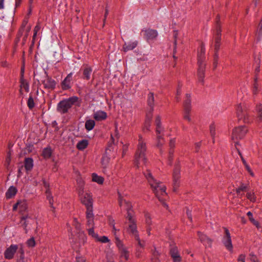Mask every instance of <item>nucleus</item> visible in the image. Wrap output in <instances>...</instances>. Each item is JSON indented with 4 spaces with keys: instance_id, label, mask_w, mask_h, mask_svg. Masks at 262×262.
<instances>
[{
    "instance_id": "nucleus-1",
    "label": "nucleus",
    "mask_w": 262,
    "mask_h": 262,
    "mask_svg": "<svg viewBox=\"0 0 262 262\" xmlns=\"http://www.w3.org/2000/svg\"><path fill=\"white\" fill-rule=\"evenodd\" d=\"M143 174L147 180L148 182L156 196L159 199V201L162 203L163 206L167 209L168 207L167 204H166L161 198V195H167L166 192V186L163 185H161V183L155 179L149 170L147 169L143 172Z\"/></svg>"
},
{
    "instance_id": "nucleus-2",
    "label": "nucleus",
    "mask_w": 262,
    "mask_h": 262,
    "mask_svg": "<svg viewBox=\"0 0 262 262\" xmlns=\"http://www.w3.org/2000/svg\"><path fill=\"white\" fill-rule=\"evenodd\" d=\"M146 145L141 135L139 136L137 149L135 156V165L139 168L141 164H146L147 159L145 157Z\"/></svg>"
},
{
    "instance_id": "nucleus-3",
    "label": "nucleus",
    "mask_w": 262,
    "mask_h": 262,
    "mask_svg": "<svg viewBox=\"0 0 262 262\" xmlns=\"http://www.w3.org/2000/svg\"><path fill=\"white\" fill-rule=\"evenodd\" d=\"M205 49L204 46L202 45L198 54V76L199 81L202 83L204 82L206 69V58L205 56Z\"/></svg>"
},
{
    "instance_id": "nucleus-4",
    "label": "nucleus",
    "mask_w": 262,
    "mask_h": 262,
    "mask_svg": "<svg viewBox=\"0 0 262 262\" xmlns=\"http://www.w3.org/2000/svg\"><path fill=\"white\" fill-rule=\"evenodd\" d=\"M78 100L77 97L73 96L60 101L57 104V111L62 114L67 113L72 106L78 101Z\"/></svg>"
},
{
    "instance_id": "nucleus-5",
    "label": "nucleus",
    "mask_w": 262,
    "mask_h": 262,
    "mask_svg": "<svg viewBox=\"0 0 262 262\" xmlns=\"http://www.w3.org/2000/svg\"><path fill=\"white\" fill-rule=\"evenodd\" d=\"M220 19V16L218 15L216 18L215 30L214 34V51H219L221 46L222 30Z\"/></svg>"
},
{
    "instance_id": "nucleus-6",
    "label": "nucleus",
    "mask_w": 262,
    "mask_h": 262,
    "mask_svg": "<svg viewBox=\"0 0 262 262\" xmlns=\"http://www.w3.org/2000/svg\"><path fill=\"white\" fill-rule=\"evenodd\" d=\"M248 131L245 126H239L235 127L232 131L231 139L235 143V146L238 144L237 140L245 137Z\"/></svg>"
},
{
    "instance_id": "nucleus-7",
    "label": "nucleus",
    "mask_w": 262,
    "mask_h": 262,
    "mask_svg": "<svg viewBox=\"0 0 262 262\" xmlns=\"http://www.w3.org/2000/svg\"><path fill=\"white\" fill-rule=\"evenodd\" d=\"M191 99L190 95L187 94L186 95V99L183 103V119L187 120L189 122H191L192 121L191 118Z\"/></svg>"
},
{
    "instance_id": "nucleus-8",
    "label": "nucleus",
    "mask_w": 262,
    "mask_h": 262,
    "mask_svg": "<svg viewBox=\"0 0 262 262\" xmlns=\"http://www.w3.org/2000/svg\"><path fill=\"white\" fill-rule=\"evenodd\" d=\"M237 116L239 120H243L245 123H249L250 119L247 107L245 104H239L236 108Z\"/></svg>"
},
{
    "instance_id": "nucleus-9",
    "label": "nucleus",
    "mask_w": 262,
    "mask_h": 262,
    "mask_svg": "<svg viewBox=\"0 0 262 262\" xmlns=\"http://www.w3.org/2000/svg\"><path fill=\"white\" fill-rule=\"evenodd\" d=\"M78 195L81 203L85 206L86 210H93V200L92 195L88 192H83Z\"/></svg>"
},
{
    "instance_id": "nucleus-10",
    "label": "nucleus",
    "mask_w": 262,
    "mask_h": 262,
    "mask_svg": "<svg viewBox=\"0 0 262 262\" xmlns=\"http://www.w3.org/2000/svg\"><path fill=\"white\" fill-rule=\"evenodd\" d=\"M116 245L119 249L120 253V262H126L129 258V251L126 247L124 246L122 242L118 237H116Z\"/></svg>"
},
{
    "instance_id": "nucleus-11",
    "label": "nucleus",
    "mask_w": 262,
    "mask_h": 262,
    "mask_svg": "<svg viewBox=\"0 0 262 262\" xmlns=\"http://www.w3.org/2000/svg\"><path fill=\"white\" fill-rule=\"evenodd\" d=\"M180 166L179 164L175 165L172 174L173 191L176 192L180 184Z\"/></svg>"
},
{
    "instance_id": "nucleus-12",
    "label": "nucleus",
    "mask_w": 262,
    "mask_h": 262,
    "mask_svg": "<svg viewBox=\"0 0 262 262\" xmlns=\"http://www.w3.org/2000/svg\"><path fill=\"white\" fill-rule=\"evenodd\" d=\"M224 229L225 231V235L223 238V243L227 249L230 251H232L233 246L230 232L227 228L224 227Z\"/></svg>"
},
{
    "instance_id": "nucleus-13",
    "label": "nucleus",
    "mask_w": 262,
    "mask_h": 262,
    "mask_svg": "<svg viewBox=\"0 0 262 262\" xmlns=\"http://www.w3.org/2000/svg\"><path fill=\"white\" fill-rule=\"evenodd\" d=\"M19 245H11L4 252V257L7 259H11L14 257L16 251H18Z\"/></svg>"
},
{
    "instance_id": "nucleus-14",
    "label": "nucleus",
    "mask_w": 262,
    "mask_h": 262,
    "mask_svg": "<svg viewBox=\"0 0 262 262\" xmlns=\"http://www.w3.org/2000/svg\"><path fill=\"white\" fill-rule=\"evenodd\" d=\"M169 254L172 259V262L182 261V257L180 256L178 249L176 246H172L170 248Z\"/></svg>"
},
{
    "instance_id": "nucleus-15",
    "label": "nucleus",
    "mask_w": 262,
    "mask_h": 262,
    "mask_svg": "<svg viewBox=\"0 0 262 262\" xmlns=\"http://www.w3.org/2000/svg\"><path fill=\"white\" fill-rule=\"evenodd\" d=\"M197 235L198 236V240L203 244V245H208V246L211 247L212 242V240L211 238L200 231L197 232Z\"/></svg>"
},
{
    "instance_id": "nucleus-16",
    "label": "nucleus",
    "mask_w": 262,
    "mask_h": 262,
    "mask_svg": "<svg viewBox=\"0 0 262 262\" xmlns=\"http://www.w3.org/2000/svg\"><path fill=\"white\" fill-rule=\"evenodd\" d=\"M45 88L53 90L56 85L55 81L48 75L46 76L45 79L42 82Z\"/></svg>"
},
{
    "instance_id": "nucleus-17",
    "label": "nucleus",
    "mask_w": 262,
    "mask_h": 262,
    "mask_svg": "<svg viewBox=\"0 0 262 262\" xmlns=\"http://www.w3.org/2000/svg\"><path fill=\"white\" fill-rule=\"evenodd\" d=\"M127 232L134 238H138L139 235L138 231L137 229L136 222L131 223H128V227L126 229Z\"/></svg>"
},
{
    "instance_id": "nucleus-18",
    "label": "nucleus",
    "mask_w": 262,
    "mask_h": 262,
    "mask_svg": "<svg viewBox=\"0 0 262 262\" xmlns=\"http://www.w3.org/2000/svg\"><path fill=\"white\" fill-rule=\"evenodd\" d=\"M93 210L86 211V225L90 228H93L94 226V214Z\"/></svg>"
},
{
    "instance_id": "nucleus-19",
    "label": "nucleus",
    "mask_w": 262,
    "mask_h": 262,
    "mask_svg": "<svg viewBox=\"0 0 262 262\" xmlns=\"http://www.w3.org/2000/svg\"><path fill=\"white\" fill-rule=\"evenodd\" d=\"M73 226L75 227L76 230L79 232V236L81 237L83 241V243L85 242L86 240L85 235L84 234V232L83 231H81V224L78 221V220L76 218L74 219Z\"/></svg>"
},
{
    "instance_id": "nucleus-20",
    "label": "nucleus",
    "mask_w": 262,
    "mask_h": 262,
    "mask_svg": "<svg viewBox=\"0 0 262 262\" xmlns=\"http://www.w3.org/2000/svg\"><path fill=\"white\" fill-rule=\"evenodd\" d=\"M72 73L69 74L61 83L62 89L68 90L71 88V81L72 80Z\"/></svg>"
},
{
    "instance_id": "nucleus-21",
    "label": "nucleus",
    "mask_w": 262,
    "mask_h": 262,
    "mask_svg": "<svg viewBox=\"0 0 262 262\" xmlns=\"http://www.w3.org/2000/svg\"><path fill=\"white\" fill-rule=\"evenodd\" d=\"M152 114L151 113H148L147 115L146 120L143 128V131L144 133L150 131V127L151 126V121L152 119Z\"/></svg>"
},
{
    "instance_id": "nucleus-22",
    "label": "nucleus",
    "mask_w": 262,
    "mask_h": 262,
    "mask_svg": "<svg viewBox=\"0 0 262 262\" xmlns=\"http://www.w3.org/2000/svg\"><path fill=\"white\" fill-rule=\"evenodd\" d=\"M23 73V69H21V77L20 78V89L19 90V93L21 95L23 94L22 89H24L26 92H28L29 91V83L25 79H24Z\"/></svg>"
},
{
    "instance_id": "nucleus-23",
    "label": "nucleus",
    "mask_w": 262,
    "mask_h": 262,
    "mask_svg": "<svg viewBox=\"0 0 262 262\" xmlns=\"http://www.w3.org/2000/svg\"><path fill=\"white\" fill-rule=\"evenodd\" d=\"M33 221V220L29 216H28V215L21 217L20 223L22 224V225L24 227V229L25 230L26 233H27V227L28 225L31 224Z\"/></svg>"
},
{
    "instance_id": "nucleus-24",
    "label": "nucleus",
    "mask_w": 262,
    "mask_h": 262,
    "mask_svg": "<svg viewBox=\"0 0 262 262\" xmlns=\"http://www.w3.org/2000/svg\"><path fill=\"white\" fill-rule=\"evenodd\" d=\"M144 32V35L147 40L153 39L158 35V33L155 30L147 29Z\"/></svg>"
},
{
    "instance_id": "nucleus-25",
    "label": "nucleus",
    "mask_w": 262,
    "mask_h": 262,
    "mask_svg": "<svg viewBox=\"0 0 262 262\" xmlns=\"http://www.w3.org/2000/svg\"><path fill=\"white\" fill-rule=\"evenodd\" d=\"M16 262H25V251L23 245H19V249L17 253Z\"/></svg>"
},
{
    "instance_id": "nucleus-26",
    "label": "nucleus",
    "mask_w": 262,
    "mask_h": 262,
    "mask_svg": "<svg viewBox=\"0 0 262 262\" xmlns=\"http://www.w3.org/2000/svg\"><path fill=\"white\" fill-rule=\"evenodd\" d=\"M138 45V41H135L133 42H129L125 43L123 47V50L124 52H127L129 50H133Z\"/></svg>"
},
{
    "instance_id": "nucleus-27",
    "label": "nucleus",
    "mask_w": 262,
    "mask_h": 262,
    "mask_svg": "<svg viewBox=\"0 0 262 262\" xmlns=\"http://www.w3.org/2000/svg\"><path fill=\"white\" fill-rule=\"evenodd\" d=\"M147 103L148 106L150 107V110L149 113L152 114L154 111V93L152 92H150L148 95Z\"/></svg>"
},
{
    "instance_id": "nucleus-28",
    "label": "nucleus",
    "mask_w": 262,
    "mask_h": 262,
    "mask_svg": "<svg viewBox=\"0 0 262 262\" xmlns=\"http://www.w3.org/2000/svg\"><path fill=\"white\" fill-rule=\"evenodd\" d=\"M24 166L26 171H31L33 167V160L31 158H25Z\"/></svg>"
},
{
    "instance_id": "nucleus-29",
    "label": "nucleus",
    "mask_w": 262,
    "mask_h": 262,
    "mask_svg": "<svg viewBox=\"0 0 262 262\" xmlns=\"http://www.w3.org/2000/svg\"><path fill=\"white\" fill-rule=\"evenodd\" d=\"M107 117V114L103 111H98L94 114V118L97 121L104 120Z\"/></svg>"
},
{
    "instance_id": "nucleus-30",
    "label": "nucleus",
    "mask_w": 262,
    "mask_h": 262,
    "mask_svg": "<svg viewBox=\"0 0 262 262\" xmlns=\"http://www.w3.org/2000/svg\"><path fill=\"white\" fill-rule=\"evenodd\" d=\"M17 191V189L14 186H11L6 193L7 199H11L14 196Z\"/></svg>"
},
{
    "instance_id": "nucleus-31",
    "label": "nucleus",
    "mask_w": 262,
    "mask_h": 262,
    "mask_svg": "<svg viewBox=\"0 0 262 262\" xmlns=\"http://www.w3.org/2000/svg\"><path fill=\"white\" fill-rule=\"evenodd\" d=\"M77 190L78 191V194L83 193L84 192V183L81 178H78L77 180Z\"/></svg>"
},
{
    "instance_id": "nucleus-32",
    "label": "nucleus",
    "mask_w": 262,
    "mask_h": 262,
    "mask_svg": "<svg viewBox=\"0 0 262 262\" xmlns=\"http://www.w3.org/2000/svg\"><path fill=\"white\" fill-rule=\"evenodd\" d=\"M88 145V141L87 140H82L79 141L76 145L77 148L79 150H83L86 148Z\"/></svg>"
},
{
    "instance_id": "nucleus-33",
    "label": "nucleus",
    "mask_w": 262,
    "mask_h": 262,
    "mask_svg": "<svg viewBox=\"0 0 262 262\" xmlns=\"http://www.w3.org/2000/svg\"><path fill=\"white\" fill-rule=\"evenodd\" d=\"M92 72V69L91 68L87 67L84 68L83 72V78L86 80H89L90 78V75Z\"/></svg>"
},
{
    "instance_id": "nucleus-34",
    "label": "nucleus",
    "mask_w": 262,
    "mask_h": 262,
    "mask_svg": "<svg viewBox=\"0 0 262 262\" xmlns=\"http://www.w3.org/2000/svg\"><path fill=\"white\" fill-rule=\"evenodd\" d=\"M247 215L249 217V219L250 221L254 225H255L257 229H259L260 228V224L259 222L256 220H255L253 217H252V213L250 211H249L247 212Z\"/></svg>"
},
{
    "instance_id": "nucleus-35",
    "label": "nucleus",
    "mask_w": 262,
    "mask_h": 262,
    "mask_svg": "<svg viewBox=\"0 0 262 262\" xmlns=\"http://www.w3.org/2000/svg\"><path fill=\"white\" fill-rule=\"evenodd\" d=\"M164 143L165 140L163 138V136L158 135L157 136V146L158 148H161Z\"/></svg>"
},
{
    "instance_id": "nucleus-36",
    "label": "nucleus",
    "mask_w": 262,
    "mask_h": 262,
    "mask_svg": "<svg viewBox=\"0 0 262 262\" xmlns=\"http://www.w3.org/2000/svg\"><path fill=\"white\" fill-rule=\"evenodd\" d=\"M95 122L93 120H88L85 122V127L88 130H92L95 126Z\"/></svg>"
},
{
    "instance_id": "nucleus-37",
    "label": "nucleus",
    "mask_w": 262,
    "mask_h": 262,
    "mask_svg": "<svg viewBox=\"0 0 262 262\" xmlns=\"http://www.w3.org/2000/svg\"><path fill=\"white\" fill-rule=\"evenodd\" d=\"M92 180L99 184H102L103 183L104 179L100 176H98L96 173H93Z\"/></svg>"
},
{
    "instance_id": "nucleus-38",
    "label": "nucleus",
    "mask_w": 262,
    "mask_h": 262,
    "mask_svg": "<svg viewBox=\"0 0 262 262\" xmlns=\"http://www.w3.org/2000/svg\"><path fill=\"white\" fill-rule=\"evenodd\" d=\"M115 139L113 135H111V141L109 142L108 144L107 147L106 148L105 150V154H108V151H111L114 150V147L113 146V145L114 144Z\"/></svg>"
},
{
    "instance_id": "nucleus-39",
    "label": "nucleus",
    "mask_w": 262,
    "mask_h": 262,
    "mask_svg": "<svg viewBox=\"0 0 262 262\" xmlns=\"http://www.w3.org/2000/svg\"><path fill=\"white\" fill-rule=\"evenodd\" d=\"M210 134L212 139L213 143H214L215 135V127L214 124H211L209 127Z\"/></svg>"
},
{
    "instance_id": "nucleus-40",
    "label": "nucleus",
    "mask_w": 262,
    "mask_h": 262,
    "mask_svg": "<svg viewBox=\"0 0 262 262\" xmlns=\"http://www.w3.org/2000/svg\"><path fill=\"white\" fill-rule=\"evenodd\" d=\"M52 154V150L50 148H46L42 151V156L45 158H49Z\"/></svg>"
},
{
    "instance_id": "nucleus-41",
    "label": "nucleus",
    "mask_w": 262,
    "mask_h": 262,
    "mask_svg": "<svg viewBox=\"0 0 262 262\" xmlns=\"http://www.w3.org/2000/svg\"><path fill=\"white\" fill-rule=\"evenodd\" d=\"M260 91V88L258 83H253L252 93L253 95H256Z\"/></svg>"
},
{
    "instance_id": "nucleus-42",
    "label": "nucleus",
    "mask_w": 262,
    "mask_h": 262,
    "mask_svg": "<svg viewBox=\"0 0 262 262\" xmlns=\"http://www.w3.org/2000/svg\"><path fill=\"white\" fill-rule=\"evenodd\" d=\"M19 209L20 212L26 211L27 208L26 202L24 201H19Z\"/></svg>"
},
{
    "instance_id": "nucleus-43",
    "label": "nucleus",
    "mask_w": 262,
    "mask_h": 262,
    "mask_svg": "<svg viewBox=\"0 0 262 262\" xmlns=\"http://www.w3.org/2000/svg\"><path fill=\"white\" fill-rule=\"evenodd\" d=\"M110 158L104 155L101 159V164L103 167H106L109 163Z\"/></svg>"
},
{
    "instance_id": "nucleus-44",
    "label": "nucleus",
    "mask_w": 262,
    "mask_h": 262,
    "mask_svg": "<svg viewBox=\"0 0 262 262\" xmlns=\"http://www.w3.org/2000/svg\"><path fill=\"white\" fill-rule=\"evenodd\" d=\"M88 233L90 235L95 238L96 240L98 239V235L95 233L93 228H90L88 229Z\"/></svg>"
},
{
    "instance_id": "nucleus-45",
    "label": "nucleus",
    "mask_w": 262,
    "mask_h": 262,
    "mask_svg": "<svg viewBox=\"0 0 262 262\" xmlns=\"http://www.w3.org/2000/svg\"><path fill=\"white\" fill-rule=\"evenodd\" d=\"M131 211H127V216L126 218L128 221V223L136 222L135 219L133 217V215L130 212Z\"/></svg>"
},
{
    "instance_id": "nucleus-46",
    "label": "nucleus",
    "mask_w": 262,
    "mask_h": 262,
    "mask_svg": "<svg viewBox=\"0 0 262 262\" xmlns=\"http://www.w3.org/2000/svg\"><path fill=\"white\" fill-rule=\"evenodd\" d=\"M27 105L28 107L31 110L34 107V102L33 97L32 96H30L27 102Z\"/></svg>"
},
{
    "instance_id": "nucleus-47",
    "label": "nucleus",
    "mask_w": 262,
    "mask_h": 262,
    "mask_svg": "<svg viewBox=\"0 0 262 262\" xmlns=\"http://www.w3.org/2000/svg\"><path fill=\"white\" fill-rule=\"evenodd\" d=\"M28 247H34L35 246V241L34 237H31L29 239L26 243Z\"/></svg>"
},
{
    "instance_id": "nucleus-48",
    "label": "nucleus",
    "mask_w": 262,
    "mask_h": 262,
    "mask_svg": "<svg viewBox=\"0 0 262 262\" xmlns=\"http://www.w3.org/2000/svg\"><path fill=\"white\" fill-rule=\"evenodd\" d=\"M118 194L119 205L120 207H121L123 205H124V201L126 200L123 199V196L121 195V193L119 191L118 192Z\"/></svg>"
},
{
    "instance_id": "nucleus-49",
    "label": "nucleus",
    "mask_w": 262,
    "mask_h": 262,
    "mask_svg": "<svg viewBox=\"0 0 262 262\" xmlns=\"http://www.w3.org/2000/svg\"><path fill=\"white\" fill-rule=\"evenodd\" d=\"M247 198L251 202H254L256 201V198L254 195V193L248 192L247 193Z\"/></svg>"
},
{
    "instance_id": "nucleus-50",
    "label": "nucleus",
    "mask_w": 262,
    "mask_h": 262,
    "mask_svg": "<svg viewBox=\"0 0 262 262\" xmlns=\"http://www.w3.org/2000/svg\"><path fill=\"white\" fill-rule=\"evenodd\" d=\"M124 203L126 211H132L133 206L131 203L128 201H124Z\"/></svg>"
},
{
    "instance_id": "nucleus-51",
    "label": "nucleus",
    "mask_w": 262,
    "mask_h": 262,
    "mask_svg": "<svg viewBox=\"0 0 262 262\" xmlns=\"http://www.w3.org/2000/svg\"><path fill=\"white\" fill-rule=\"evenodd\" d=\"M262 36V18L259 24V29L257 32V39H260V37Z\"/></svg>"
},
{
    "instance_id": "nucleus-52",
    "label": "nucleus",
    "mask_w": 262,
    "mask_h": 262,
    "mask_svg": "<svg viewBox=\"0 0 262 262\" xmlns=\"http://www.w3.org/2000/svg\"><path fill=\"white\" fill-rule=\"evenodd\" d=\"M145 216V222L147 226H150L151 225V219L148 213H146Z\"/></svg>"
},
{
    "instance_id": "nucleus-53",
    "label": "nucleus",
    "mask_w": 262,
    "mask_h": 262,
    "mask_svg": "<svg viewBox=\"0 0 262 262\" xmlns=\"http://www.w3.org/2000/svg\"><path fill=\"white\" fill-rule=\"evenodd\" d=\"M163 130H164V129L162 127L161 125L156 126V133H157V136L158 135H161V134L163 132Z\"/></svg>"
},
{
    "instance_id": "nucleus-54",
    "label": "nucleus",
    "mask_w": 262,
    "mask_h": 262,
    "mask_svg": "<svg viewBox=\"0 0 262 262\" xmlns=\"http://www.w3.org/2000/svg\"><path fill=\"white\" fill-rule=\"evenodd\" d=\"M10 162H11L10 153V152H9L8 153V155H7V157L6 158V161H5V165L7 168H8V166L10 165Z\"/></svg>"
},
{
    "instance_id": "nucleus-55",
    "label": "nucleus",
    "mask_w": 262,
    "mask_h": 262,
    "mask_svg": "<svg viewBox=\"0 0 262 262\" xmlns=\"http://www.w3.org/2000/svg\"><path fill=\"white\" fill-rule=\"evenodd\" d=\"M257 110L259 112L258 117L260 120H262V105L261 104L258 105L256 106Z\"/></svg>"
},
{
    "instance_id": "nucleus-56",
    "label": "nucleus",
    "mask_w": 262,
    "mask_h": 262,
    "mask_svg": "<svg viewBox=\"0 0 262 262\" xmlns=\"http://www.w3.org/2000/svg\"><path fill=\"white\" fill-rule=\"evenodd\" d=\"M135 239L138 242V245L141 248H143L144 247V242H141L139 238V235L138 236V238L135 237Z\"/></svg>"
},
{
    "instance_id": "nucleus-57",
    "label": "nucleus",
    "mask_w": 262,
    "mask_h": 262,
    "mask_svg": "<svg viewBox=\"0 0 262 262\" xmlns=\"http://www.w3.org/2000/svg\"><path fill=\"white\" fill-rule=\"evenodd\" d=\"M97 241L101 242L103 243H106L109 241V239L106 236H103L100 238L98 237V239H97Z\"/></svg>"
},
{
    "instance_id": "nucleus-58",
    "label": "nucleus",
    "mask_w": 262,
    "mask_h": 262,
    "mask_svg": "<svg viewBox=\"0 0 262 262\" xmlns=\"http://www.w3.org/2000/svg\"><path fill=\"white\" fill-rule=\"evenodd\" d=\"M173 38H174V50H176V45H177V39L178 35V31H173Z\"/></svg>"
},
{
    "instance_id": "nucleus-59",
    "label": "nucleus",
    "mask_w": 262,
    "mask_h": 262,
    "mask_svg": "<svg viewBox=\"0 0 262 262\" xmlns=\"http://www.w3.org/2000/svg\"><path fill=\"white\" fill-rule=\"evenodd\" d=\"M160 255L159 252L156 250V249L152 251V257L156 259H159V256Z\"/></svg>"
},
{
    "instance_id": "nucleus-60",
    "label": "nucleus",
    "mask_w": 262,
    "mask_h": 262,
    "mask_svg": "<svg viewBox=\"0 0 262 262\" xmlns=\"http://www.w3.org/2000/svg\"><path fill=\"white\" fill-rule=\"evenodd\" d=\"M246 255L245 254H241L239 255L237 261L238 262H245Z\"/></svg>"
},
{
    "instance_id": "nucleus-61",
    "label": "nucleus",
    "mask_w": 262,
    "mask_h": 262,
    "mask_svg": "<svg viewBox=\"0 0 262 262\" xmlns=\"http://www.w3.org/2000/svg\"><path fill=\"white\" fill-rule=\"evenodd\" d=\"M246 186L242 185L239 188L236 189V191L237 193H239L241 191H245L246 190Z\"/></svg>"
},
{
    "instance_id": "nucleus-62",
    "label": "nucleus",
    "mask_w": 262,
    "mask_h": 262,
    "mask_svg": "<svg viewBox=\"0 0 262 262\" xmlns=\"http://www.w3.org/2000/svg\"><path fill=\"white\" fill-rule=\"evenodd\" d=\"M175 142H176L175 139H171L170 140V142L169 143V146L170 148H174V147L175 146Z\"/></svg>"
},
{
    "instance_id": "nucleus-63",
    "label": "nucleus",
    "mask_w": 262,
    "mask_h": 262,
    "mask_svg": "<svg viewBox=\"0 0 262 262\" xmlns=\"http://www.w3.org/2000/svg\"><path fill=\"white\" fill-rule=\"evenodd\" d=\"M46 193L47 195V199L48 200H49L50 199H52L53 196L51 195V192L50 191V189H47L46 191Z\"/></svg>"
},
{
    "instance_id": "nucleus-64",
    "label": "nucleus",
    "mask_w": 262,
    "mask_h": 262,
    "mask_svg": "<svg viewBox=\"0 0 262 262\" xmlns=\"http://www.w3.org/2000/svg\"><path fill=\"white\" fill-rule=\"evenodd\" d=\"M155 122L156 126L161 125V117L159 116L156 117Z\"/></svg>"
}]
</instances>
